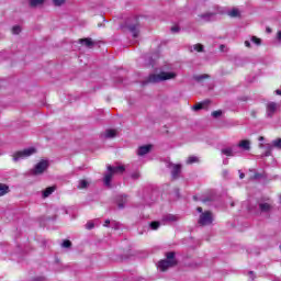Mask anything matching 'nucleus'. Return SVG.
<instances>
[{"label": "nucleus", "mask_w": 281, "mask_h": 281, "mask_svg": "<svg viewBox=\"0 0 281 281\" xmlns=\"http://www.w3.org/2000/svg\"><path fill=\"white\" fill-rule=\"evenodd\" d=\"M177 78V72L175 71H160L149 75L147 82L157 85V82H166V80H175Z\"/></svg>", "instance_id": "obj_1"}, {"label": "nucleus", "mask_w": 281, "mask_h": 281, "mask_svg": "<svg viewBox=\"0 0 281 281\" xmlns=\"http://www.w3.org/2000/svg\"><path fill=\"white\" fill-rule=\"evenodd\" d=\"M177 265V259L175 258V252H167L166 259L160 260L157 265L159 271H168L170 267H175Z\"/></svg>", "instance_id": "obj_2"}, {"label": "nucleus", "mask_w": 281, "mask_h": 281, "mask_svg": "<svg viewBox=\"0 0 281 281\" xmlns=\"http://www.w3.org/2000/svg\"><path fill=\"white\" fill-rule=\"evenodd\" d=\"M196 211L200 213V217L198 221L199 225H202V226L212 225V223L214 222V215L212 214V212L210 211L203 212V207L201 206H199Z\"/></svg>", "instance_id": "obj_3"}, {"label": "nucleus", "mask_w": 281, "mask_h": 281, "mask_svg": "<svg viewBox=\"0 0 281 281\" xmlns=\"http://www.w3.org/2000/svg\"><path fill=\"white\" fill-rule=\"evenodd\" d=\"M36 148L29 147L23 150L15 151L13 154V161H23V159H27V157H32V155H35Z\"/></svg>", "instance_id": "obj_4"}, {"label": "nucleus", "mask_w": 281, "mask_h": 281, "mask_svg": "<svg viewBox=\"0 0 281 281\" xmlns=\"http://www.w3.org/2000/svg\"><path fill=\"white\" fill-rule=\"evenodd\" d=\"M259 148H267L265 153V157H269L273 148H278L279 150H281V138H276L274 140H272V144H267V145L260 144Z\"/></svg>", "instance_id": "obj_5"}, {"label": "nucleus", "mask_w": 281, "mask_h": 281, "mask_svg": "<svg viewBox=\"0 0 281 281\" xmlns=\"http://www.w3.org/2000/svg\"><path fill=\"white\" fill-rule=\"evenodd\" d=\"M280 109V104L276 102H269L266 105V115L267 117H273L276 115V112Z\"/></svg>", "instance_id": "obj_6"}, {"label": "nucleus", "mask_w": 281, "mask_h": 281, "mask_svg": "<svg viewBox=\"0 0 281 281\" xmlns=\"http://www.w3.org/2000/svg\"><path fill=\"white\" fill-rule=\"evenodd\" d=\"M48 166H49V162H47V160H42L32 170V173L33 175H43L44 171L46 170V168H48Z\"/></svg>", "instance_id": "obj_7"}, {"label": "nucleus", "mask_w": 281, "mask_h": 281, "mask_svg": "<svg viewBox=\"0 0 281 281\" xmlns=\"http://www.w3.org/2000/svg\"><path fill=\"white\" fill-rule=\"evenodd\" d=\"M199 23H210V21H214V13H203L198 15Z\"/></svg>", "instance_id": "obj_8"}, {"label": "nucleus", "mask_w": 281, "mask_h": 281, "mask_svg": "<svg viewBox=\"0 0 281 281\" xmlns=\"http://www.w3.org/2000/svg\"><path fill=\"white\" fill-rule=\"evenodd\" d=\"M169 168L171 169L172 178L177 179L179 177V173L181 172V165L170 164Z\"/></svg>", "instance_id": "obj_9"}, {"label": "nucleus", "mask_w": 281, "mask_h": 281, "mask_svg": "<svg viewBox=\"0 0 281 281\" xmlns=\"http://www.w3.org/2000/svg\"><path fill=\"white\" fill-rule=\"evenodd\" d=\"M108 170L109 172H112L114 175H122L124 172V170H126V168H124V166H108Z\"/></svg>", "instance_id": "obj_10"}, {"label": "nucleus", "mask_w": 281, "mask_h": 281, "mask_svg": "<svg viewBox=\"0 0 281 281\" xmlns=\"http://www.w3.org/2000/svg\"><path fill=\"white\" fill-rule=\"evenodd\" d=\"M238 148L241 150H250L251 149V142L249 139H243L238 143Z\"/></svg>", "instance_id": "obj_11"}, {"label": "nucleus", "mask_w": 281, "mask_h": 281, "mask_svg": "<svg viewBox=\"0 0 281 281\" xmlns=\"http://www.w3.org/2000/svg\"><path fill=\"white\" fill-rule=\"evenodd\" d=\"M150 148H153L151 145H144L138 148L137 155L140 157H144V155H148L150 153Z\"/></svg>", "instance_id": "obj_12"}, {"label": "nucleus", "mask_w": 281, "mask_h": 281, "mask_svg": "<svg viewBox=\"0 0 281 281\" xmlns=\"http://www.w3.org/2000/svg\"><path fill=\"white\" fill-rule=\"evenodd\" d=\"M91 186V180L81 179L77 186L78 190H87Z\"/></svg>", "instance_id": "obj_13"}, {"label": "nucleus", "mask_w": 281, "mask_h": 281, "mask_svg": "<svg viewBox=\"0 0 281 281\" xmlns=\"http://www.w3.org/2000/svg\"><path fill=\"white\" fill-rule=\"evenodd\" d=\"M103 137H105V139H113V137H117V131L108 130L104 132Z\"/></svg>", "instance_id": "obj_14"}, {"label": "nucleus", "mask_w": 281, "mask_h": 281, "mask_svg": "<svg viewBox=\"0 0 281 281\" xmlns=\"http://www.w3.org/2000/svg\"><path fill=\"white\" fill-rule=\"evenodd\" d=\"M113 172L108 170V173H105L104 178H103V183L104 186H106L108 188L111 186V179H113Z\"/></svg>", "instance_id": "obj_15"}, {"label": "nucleus", "mask_w": 281, "mask_h": 281, "mask_svg": "<svg viewBox=\"0 0 281 281\" xmlns=\"http://www.w3.org/2000/svg\"><path fill=\"white\" fill-rule=\"evenodd\" d=\"M128 199L126 198V195H121L117 199V206L120 210L124 209V205H126Z\"/></svg>", "instance_id": "obj_16"}, {"label": "nucleus", "mask_w": 281, "mask_h": 281, "mask_svg": "<svg viewBox=\"0 0 281 281\" xmlns=\"http://www.w3.org/2000/svg\"><path fill=\"white\" fill-rule=\"evenodd\" d=\"M56 187H48L43 191V199H47L50 194H54Z\"/></svg>", "instance_id": "obj_17"}, {"label": "nucleus", "mask_w": 281, "mask_h": 281, "mask_svg": "<svg viewBox=\"0 0 281 281\" xmlns=\"http://www.w3.org/2000/svg\"><path fill=\"white\" fill-rule=\"evenodd\" d=\"M222 155H225L226 157H234V148H232V147L223 148Z\"/></svg>", "instance_id": "obj_18"}, {"label": "nucleus", "mask_w": 281, "mask_h": 281, "mask_svg": "<svg viewBox=\"0 0 281 281\" xmlns=\"http://www.w3.org/2000/svg\"><path fill=\"white\" fill-rule=\"evenodd\" d=\"M210 104V101H204L202 103H198L193 105V111H201V109H205Z\"/></svg>", "instance_id": "obj_19"}, {"label": "nucleus", "mask_w": 281, "mask_h": 281, "mask_svg": "<svg viewBox=\"0 0 281 281\" xmlns=\"http://www.w3.org/2000/svg\"><path fill=\"white\" fill-rule=\"evenodd\" d=\"M45 0H30L31 8H38V5H43Z\"/></svg>", "instance_id": "obj_20"}, {"label": "nucleus", "mask_w": 281, "mask_h": 281, "mask_svg": "<svg viewBox=\"0 0 281 281\" xmlns=\"http://www.w3.org/2000/svg\"><path fill=\"white\" fill-rule=\"evenodd\" d=\"M81 45H85V47H93V41H91V38H85V40H80Z\"/></svg>", "instance_id": "obj_21"}, {"label": "nucleus", "mask_w": 281, "mask_h": 281, "mask_svg": "<svg viewBox=\"0 0 281 281\" xmlns=\"http://www.w3.org/2000/svg\"><path fill=\"white\" fill-rule=\"evenodd\" d=\"M228 16L236 19V16H240V11L238 9H232L231 11H228Z\"/></svg>", "instance_id": "obj_22"}, {"label": "nucleus", "mask_w": 281, "mask_h": 281, "mask_svg": "<svg viewBox=\"0 0 281 281\" xmlns=\"http://www.w3.org/2000/svg\"><path fill=\"white\" fill-rule=\"evenodd\" d=\"M259 207H260V210H261V212H269V210H271V204H269V203H261V204H259Z\"/></svg>", "instance_id": "obj_23"}, {"label": "nucleus", "mask_w": 281, "mask_h": 281, "mask_svg": "<svg viewBox=\"0 0 281 281\" xmlns=\"http://www.w3.org/2000/svg\"><path fill=\"white\" fill-rule=\"evenodd\" d=\"M8 192H9V187L0 183V196L8 194Z\"/></svg>", "instance_id": "obj_24"}, {"label": "nucleus", "mask_w": 281, "mask_h": 281, "mask_svg": "<svg viewBox=\"0 0 281 281\" xmlns=\"http://www.w3.org/2000/svg\"><path fill=\"white\" fill-rule=\"evenodd\" d=\"M191 52H203V45L195 44L191 47Z\"/></svg>", "instance_id": "obj_25"}, {"label": "nucleus", "mask_w": 281, "mask_h": 281, "mask_svg": "<svg viewBox=\"0 0 281 281\" xmlns=\"http://www.w3.org/2000/svg\"><path fill=\"white\" fill-rule=\"evenodd\" d=\"M160 225L161 224L159 222H151L149 224V227L155 231V229H159Z\"/></svg>", "instance_id": "obj_26"}, {"label": "nucleus", "mask_w": 281, "mask_h": 281, "mask_svg": "<svg viewBox=\"0 0 281 281\" xmlns=\"http://www.w3.org/2000/svg\"><path fill=\"white\" fill-rule=\"evenodd\" d=\"M199 161V158L195 156H191L188 158L187 164H196Z\"/></svg>", "instance_id": "obj_27"}, {"label": "nucleus", "mask_w": 281, "mask_h": 281, "mask_svg": "<svg viewBox=\"0 0 281 281\" xmlns=\"http://www.w3.org/2000/svg\"><path fill=\"white\" fill-rule=\"evenodd\" d=\"M251 43H254L255 45H261L262 41L260 38H258L257 36H252Z\"/></svg>", "instance_id": "obj_28"}, {"label": "nucleus", "mask_w": 281, "mask_h": 281, "mask_svg": "<svg viewBox=\"0 0 281 281\" xmlns=\"http://www.w3.org/2000/svg\"><path fill=\"white\" fill-rule=\"evenodd\" d=\"M205 78H210V76L209 75L196 76L195 80H198V82H202L203 80H205Z\"/></svg>", "instance_id": "obj_29"}, {"label": "nucleus", "mask_w": 281, "mask_h": 281, "mask_svg": "<svg viewBox=\"0 0 281 281\" xmlns=\"http://www.w3.org/2000/svg\"><path fill=\"white\" fill-rule=\"evenodd\" d=\"M131 32L134 38H137V36L139 35V31H137V29L135 27H131Z\"/></svg>", "instance_id": "obj_30"}, {"label": "nucleus", "mask_w": 281, "mask_h": 281, "mask_svg": "<svg viewBox=\"0 0 281 281\" xmlns=\"http://www.w3.org/2000/svg\"><path fill=\"white\" fill-rule=\"evenodd\" d=\"M12 33L13 34H21V26L19 25H15L12 27Z\"/></svg>", "instance_id": "obj_31"}, {"label": "nucleus", "mask_w": 281, "mask_h": 281, "mask_svg": "<svg viewBox=\"0 0 281 281\" xmlns=\"http://www.w3.org/2000/svg\"><path fill=\"white\" fill-rule=\"evenodd\" d=\"M222 115H223V111H221V110L212 112L213 117H221Z\"/></svg>", "instance_id": "obj_32"}, {"label": "nucleus", "mask_w": 281, "mask_h": 281, "mask_svg": "<svg viewBox=\"0 0 281 281\" xmlns=\"http://www.w3.org/2000/svg\"><path fill=\"white\" fill-rule=\"evenodd\" d=\"M66 0H53L54 5H63Z\"/></svg>", "instance_id": "obj_33"}, {"label": "nucleus", "mask_w": 281, "mask_h": 281, "mask_svg": "<svg viewBox=\"0 0 281 281\" xmlns=\"http://www.w3.org/2000/svg\"><path fill=\"white\" fill-rule=\"evenodd\" d=\"M61 246L65 247L66 249H68V247H71V241L65 240Z\"/></svg>", "instance_id": "obj_34"}, {"label": "nucleus", "mask_w": 281, "mask_h": 281, "mask_svg": "<svg viewBox=\"0 0 281 281\" xmlns=\"http://www.w3.org/2000/svg\"><path fill=\"white\" fill-rule=\"evenodd\" d=\"M167 221L173 223L175 221H177V216H175V215H168V216H167Z\"/></svg>", "instance_id": "obj_35"}, {"label": "nucleus", "mask_w": 281, "mask_h": 281, "mask_svg": "<svg viewBox=\"0 0 281 281\" xmlns=\"http://www.w3.org/2000/svg\"><path fill=\"white\" fill-rule=\"evenodd\" d=\"M94 225H93V222H88L86 224V229H93Z\"/></svg>", "instance_id": "obj_36"}, {"label": "nucleus", "mask_w": 281, "mask_h": 281, "mask_svg": "<svg viewBox=\"0 0 281 281\" xmlns=\"http://www.w3.org/2000/svg\"><path fill=\"white\" fill-rule=\"evenodd\" d=\"M179 25H175L171 27V32H173V34H177V32H179Z\"/></svg>", "instance_id": "obj_37"}, {"label": "nucleus", "mask_w": 281, "mask_h": 281, "mask_svg": "<svg viewBox=\"0 0 281 281\" xmlns=\"http://www.w3.org/2000/svg\"><path fill=\"white\" fill-rule=\"evenodd\" d=\"M132 179H139V172L135 171L132 173Z\"/></svg>", "instance_id": "obj_38"}, {"label": "nucleus", "mask_w": 281, "mask_h": 281, "mask_svg": "<svg viewBox=\"0 0 281 281\" xmlns=\"http://www.w3.org/2000/svg\"><path fill=\"white\" fill-rule=\"evenodd\" d=\"M110 224H111V221L110 220H105V222L103 224V227H109Z\"/></svg>", "instance_id": "obj_39"}, {"label": "nucleus", "mask_w": 281, "mask_h": 281, "mask_svg": "<svg viewBox=\"0 0 281 281\" xmlns=\"http://www.w3.org/2000/svg\"><path fill=\"white\" fill-rule=\"evenodd\" d=\"M245 46L246 47H251V43L249 41H245Z\"/></svg>", "instance_id": "obj_40"}, {"label": "nucleus", "mask_w": 281, "mask_h": 281, "mask_svg": "<svg viewBox=\"0 0 281 281\" xmlns=\"http://www.w3.org/2000/svg\"><path fill=\"white\" fill-rule=\"evenodd\" d=\"M277 38H278V41H281V31L278 32Z\"/></svg>", "instance_id": "obj_41"}, {"label": "nucleus", "mask_w": 281, "mask_h": 281, "mask_svg": "<svg viewBox=\"0 0 281 281\" xmlns=\"http://www.w3.org/2000/svg\"><path fill=\"white\" fill-rule=\"evenodd\" d=\"M221 52H225V45L220 46Z\"/></svg>", "instance_id": "obj_42"}, {"label": "nucleus", "mask_w": 281, "mask_h": 281, "mask_svg": "<svg viewBox=\"0 0 281 281\" xmlns=\"http://www.w3.org/2000/svg\"><path fill=\"white\" fill-rule=\"evenodd\" d=\"M239 179H245V173L240 172L239 173Z\"/></svg>", "instance_id": "obj_43"}, {"label": "nucleus", "mask_w": 281, "mask_h": 281, "mask_svg": "<svg viewBox=\"0 0 281 281\" xmlns=\"http://www.w3.org/2000/svg\"><path fill=\"white\" fill-rule=\"evenodd\" d=\"M277 95H281V90H276Z\"/></svg>", "instance_id": "obj_44"}, {"label": "nucleus", "mask_w": 281, "mask_h": 281, "mask_svg": "<svg viewBox=\"0 0 281 281\" xmlns=\"http://www.w3.org/2000/svg\"><path fill=\"white\" fill-rule=\"evenodd\" d=\"M259 142H265V138L262 136L259 137Z\"/></svg>", "instance_id": "obj_45"}, {"label": "nucleus", "mask_w": 281, "mask_h": 281, "mask_svg": "<svg viewBox=\"0 0 281 281\" xmlns=\"http://www.w3.org/2000/svg\"><path fill=\"white\" fill-rule=\"evenodd\" d=\"M249 274H250L251 277H254V272L250 271Z\"/></svg>", "instance_id": "obj_46"}, {"label": "nucleus", "mask_w": 281, "mask_h": 281, "mask_svg": "<svg viewBox=\"0 0 281 281\" xmlns=\"http://www.w3.org/2000/svg\"><path fill=\"white\" fill-rule=\"evenodd\" d=\"M224 175H227V171H224Z\"/></svg>", "instance_id": "obj_47"}]
</instances>
